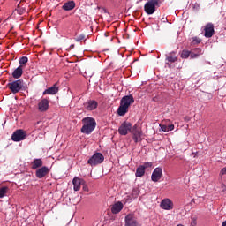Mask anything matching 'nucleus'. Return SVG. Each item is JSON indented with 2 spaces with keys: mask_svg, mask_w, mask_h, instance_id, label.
Segmentation results:
<instances>
[{
  "mask_svg": "<svg viewBox=\"0 0 226 226\" xmlns=\"http://www.w3.org/2000/svg\"><path fill=\"white\" fill-rule=\"evenodd\" d=\"M135 103V99L133 95H125L120 101V106L117 109L118 116H125L128 112V109H130L131 105Z\"/></svg>",
  "mask_w": 226,
  "mask_h": 226,
  "instance_id": "f257e3e1",
  "label": "nucleus"
},
{
  "mask_svg": "<svg viewBox=\"0 0 226 226\" xmlns=\"http://www.w3.org/2000/svg\"><path fill=\"white\" fill-rule=\"evenodd\" d=\"M83 126L81 127V133L85 135H91L94 128H96V120L91 117H87L82 119Z\"/></svg>",
  "mask_w": 226,
  "mask_h": 226,
  "instance_id": "f03ea898",
  "label": "nucleus"
},
{
  "mask_svg": "<svg viewBox=\"0 0 226 226\" xmlns=\"http://www.w3.org/2000/svg\"><path fill=\"white\" fill-rule=\"evenodd\" d=\"M160 6V0H149L144 5L147 15H153L156 11V7Z\"/></svg>",
  "mask_w": 226,
  "mask_h": 226,
  "instance_id": "7ed1b4c3",
  "label": "nucleus"
},
{
  "mask_svg": "<svg viewBox=\"0 0 226 226\" xmlns=\"http://www.w3.org/2000/svg\"><path fill=\"white\" fill-rule=\"evenodd\" d=\"M8 89L13 93V94H17L19 91H22V88L24 87V80L18 79L15 81H11L7 84Z\"/></svg>",
  "mask_w": 226,
  "mask_h": 226,
  "instance_id": "20e7f679",
  "label": "nucleus"
},
{
  "mask_svg": "<svg viewBox=\"0 0 226 226\" xmlns=\"http://www.w3.org/2000/svg\"><path fill=\"white\" fill-rule=\"evenodd\" d=\"M105 157L102 154V153L94 154L87 161L88 165L91 167H96V165H100L103 163Z\"/></svg>",
  "mask_w": 226,
  "mask_h": 226,
  "instance_id": "39448f33",
  "label": "nucleus"
},
{
  "mask_svg": "<svg viewBox=\"0 0 226 226\" xmlns=\"http://www.w3.org/2000/svg\"><path fill=\"white\" fill-rule=\"evenodd\" d=\"M26 136L27 134L24 130L18 129L12 133L11 140H13V142H20L21 140H26Z\"/></svg>",
  "mask_w": 226,
  "mask_h": 226,
  "instance_id": "423d86ee",
  "label": "nucleus"
},
{
  "mask_svg": "<svg viewBox=\"0 0 226 226\" xmlns=\"http://www.w3.org/2000/svg\"><path fill=\"white\" fill-rule=\"evenodd\" d=\"M128 132H132V124L130 122H124L118 128L119 135H128Z\"/></svg>",
  "mask_w": 226,
  "mask_h": 226,
  "instance_id": "0eeeda50",
  "label": "nucleus"
},
{
  "mask_svg": "<svg viewBox=\"0 0 226 226\" xmlns=\"http://www.w3.org/2000/svg\"><path fill=\"white\" fill-rule=\"evenodd\" d=\"M204 31L205 38H213V36L215 35V25H213V23H207L205 26Z\"/></svg>",
  "mask_w": 226,
  "mask_h": 226,
  "instance_id": "6e6552de",
  "label": "nucleus"
},
{
  "mask_svg": "<svg viewBox=\"0 0 226 226\" xmlns=\"http://www.w3.org/2000/svg\"><path fill=\"white\" fill-rule=\"evenodd\" d=\"M49 172L50 170H49V167L42 166L41 168L36 170L35 176L36 177H38V179H43V177H45V176H48Z\"/></svg>",
  "mask_w": 226,
  "mask_h": 226,
  "instance_id": "1a4fd4ad",
  "label": "nucleus"
},
{
  "mask_svg": "<svg viewBox=\"0 0 226 226\" xmlns=\"http://www.w3.org/2000/svg\"><path fill=\"white\" fill-rule=\"evenodd\" d=\"M125 226H140V224H139V222L137 221V218H135V215H127L125 216Z\"/></svg>",
  "mask_w": 226,
  "mask_h": 226,
  "instance_id": "9d476101",
  "label": "nucleus"
},
{
  "mask_svg": "<svg viewBox=\"0 0 226 226\" xmlns=\"http://www.w3.org/2000/svg\"><path fill=\"white\" fill-rule=\"evenodd\" d=\"M132 139L137 144V142L142 141V131L140 129H137V127H133L132 129Z\"/></svg>",
  "mask_w": 226,
  "mask_h": 226,
  "instance_id": "9b49d317",
  "label": "nucleus"
},
{
  "mask_svg": "<svg viewBox=\"0 0 226 226\" xmlns=\"http://www.w3.org/2000/svg\"><path fill=\"white\" fill-rule=\"evenodd\" d=\"M49 99H41L38 102V110L39 112H47L49 110Z\"/></svg>",
  "mask_w": 226,
  "mask_h": 226,
  "instance_id": "f8f14e48",
  "label": "nucleus"
},
{
  "mask_svg": "<svg viewBox=\"0 0 226 226\" xmlns=\"http://www.w3.org/2000/svg\"><path fill=\"white\" fill-rule=\"evenodd\" d=\"M162 176H163L162 168H155V170L152 173L151 179L154 183H157V181H160V179H162Z\"/></svg>",
  "mask_w": 226,
  "mask_h": 226,
  "instance_id": "ddd939ff",
  "label": "nucleus"
},
{
  "mask_svg": "<svg viewBox=\"0 0 226 226\" xmlns=\"http://www.w3.org/2000/svg\"><path fill=\"white\" fill-rule=\"evenodd\" d=\"M86 183L84 179L79 178V177H75L72 180V184L74 186V192H79L80 190V186Z\"/></svg>",
  "mask_w": 226,
  "mask_h": 226,
  "instance_id": "4468645a",
  "label": "nucleus"
},
{
  "mask_svg": "<svg viewBox=\"0 0 226 226\" xmlns=\"http://www.w3.org/2000/svg\"><path fill=\"white\" fill-rule=\"evenodd\" d=\"M124 205L121 201L116 202L111 207V213L113 215H117L118 213H121L123 211Z\"/></svg>",
  "mask_w": 226,
  "mask_h": 226,
  "instance_id": "2eb2a0df",
  "label": "nucleus"
},
{
  "mask_svg": "<svg viewBox=\"0 0 226 226\" xmlns=\"http://www.w3.org/2000/svg\"><path fill=\"white\" fill-rule=\"evenodd\" d=\"M84 107L87 110H95L98 108V102L90 100L84 103Z\"/></svg>",
  "mask_w": 226,
  "mask_h": 226,
  "instance_id": "dca6fc26",
  "label": "nucleus"
},
{
  "mask_svg": "<svg viewBox=\"0 0 226 226\" xmlns=\"http://www.w3.org/2000/svg\"><path fill=\"white\" fill-rule=\"evenodd\" d=\"M75 6H76L75 1L71 0V1L64 3L62 6V9L64 11H72V10H73L75 8Z\"/></svg>",
  "mask_w": 226,
  "mask_h": 226,
  "instance_id": "f3484780",
  "label": "nucleus"
},
{
  "mask_svg": "<svg viewBox=\"0 0 226 226\" xmlns=\"http://www.w3.org/2000/svg\"><path fill=\"white\" fill-rule=\"evenodd\" d=\"M57 93H59V87H57V83H56L51 87L46 89L43 94H57Z\"/></svg>",
  "mask_w": 226,
  "mask_h": 226,
  "instance_id": "a211bd4d",
  "label": "nucleus"
},
{
  "mask_svg": "<svg viewBox=\"0 0 226 226\" xmlns=\"http://www.w3.org/2000/svg\"><path fill=\"white\" fill-rule=\"evenodd\" d=\"M24 73V66L19 65L18 68H16L12 72L13 79H20L22 77V74Z\"/></svg>",
  "mask_w": 226,
  "mask_h": 226,
  "instance_id": "6ab92c4d",
  "label": "nucleus"
},
{
  "mask_svg": "<svg viewBox=\"0 0 226 226\" xmlns=\"http://www.w3.org/2000/svg\"><path fill=\"white\" fill-rule=\"evenodd\" d=\"M40 167H43V161L41 159H34L31 162V169H33V170H36V169H40Z\"/></svg>",
  "mask_w": 226,
  "mask_h": 226,
  "instance_id": "aec40b11",
  "label": "nucleus"
},
{
  "mask_svg": "<svg viewBox=\"0 0 226 226\" xmlns=\"http://www.w3.org/2000/svg\"><path fill=\"white\" fill-rule=\"evenodd\" d=\"M162 209L169 210L170 209V199H164L161 201L160 204Z\"/></svg>",
  "mask_w": 226,
  "mask_h": 226,
  "instance_id": "412c9836",
  "label": "nucleus"
},
{
  "mask_svg": "<svg viewBox=\"0 0 226 226\" xmlns=\"http://www.w3.org/2000/svg\"><path fill=\"white\" fill-rule=\"evenodd\" d=\"M146 174V170H144V166H139L136 170L135 176L136 177H142Z\"/></svg>",
  "mask_w": 226,
  "mask_h": 226,
  "instance_id": "4be33fe9",
  "label": "nucleus"
},
{
  "mask_svg": "<svg viewBox=\"0 0 226 226\" xmlns=\"http://www.w3.org/2000/svg\"><path fill=\"white\" fill-rule=\"evenodd\" d=\"M10 188L8 186H4L0 188V199L6 197V193H8Z\"/></svg>",
  "mask_w": 226,
  "mask_h": 226,
  "instance_id": "5701e85b",
  "label": "nucleus"
},
{
  "mask_svg": "<svg viewBox=\"0 0 226 226\" xmlns=\"http://www.w3.org/2000/svg\"><path fill=\"white\" fill-rule=\"evenodd\" d=\"M192 56V51L184 49L181 53V57L182 59H188V57H191Z\"/></svg>",
  "mask_w": 226,
  "mask_h": 226,
  "instance_id": "b1692460",
  "label": "nucleus"
},
{
  "mask_svg": "<svg viewBox=\"0 0 226 226\" xmlns=\"http://www.w3.org/2000/svg\"><path fill=\"white\" fill-rule=\"evenodd\" d=\"M192 52H193L194 54L200 56L204 55V50H202V49L200 48H195L194 49L192 50Z\"/></svg>",
  "mask_w": 226,
  "mask_h": 226,
  "instance_id": "393cba45",
  "label": "nucleus"
},
{
  "mask_svg": "<svg viewBox=\"0 0 226 226\" xmlns=\"http://www.w3.org/2000/svg\"><path fill=\"white\" fill-rule=\"evenodd\" d=\"M16 10H17V12L19 13V15H23V13H26V9L20 7V4H18V7Z\"/></svg>",
  "mask_w": 226,
  "mask_h": 226,
  "instance_id": "a878e982",
  "label": "nucleus"
},
{
  "mask_svg": "<svg viewBox=\"0 0 226 226\" xmlns=\"http://www.w3.org/2000/svg\"><path fill=\"white\" fill-rule=\"evenodd\" d=\"M202 40L199 37H192V45H199L200 43H201Z\"/></svg>",
  "mask_w": 226,
  "mask_h": 226,
  "instance_id": "bb28decb",
  "label": "nucleus"
},
{
  "mask_svg": "<svg viewBox=\"0 0 226 226\" xmlns=\"http://www.w3.org/2000/svg\"><path fill=\"white\" fill-rule=\"evenodd\" d=\"M165 68H170V55L166 54Z\"/></svg>",
  "mask_w": 226,
  "mask_h": 226,
  "instance_id": "cd10ccee",
  "label": "nucleus"
},
{
  "mask_svg": "<svg viewBox=\"0 0 226 226\" xmlns=\"http://www.w3.org/2000/svg\"><path fill=\"white\" fill-rule=\"evenodd\" d=\"M29 59L27 58V56H23L19 59V64H26V63H27Z\"/></svg>",
  "mask_w": 226,
  "mask_h": 226,
  "instance_id": "c85d7f7f",
  "label": "nucleus"
},
{
  "mask_svg": "<svg viewBox=\"0 0 226 226\" xmlns=\"http://www.w3.org/2000/svg\"><path fill=\"white\" fill-rule=\"evenodd\" d=\"M161 128H162V132H170V125L162 124Z\"/></svg>",
  "mask_w": 226,
  "mask_h": 226,
  "instance_id": "c756f323",
  "label": "nucleus"
},
{
  "mask_svg": "<svg viewBox=\"0 0 226 226\" xmlns=\"http://www.w3.org/2000/svg\"><path fill=\"white\" fill-rule=\"evenodd\" d=\"M141 167H144V170H146V169L153 167V162H145Z\"/></svg>",
  "mask_w": 226,
  "mask_h": 226,
  "instance_id": "7c9ffc66",
  "label": "nucleus"
},
{
  "mask_svg": "<svg viewBox=\"0 0 226 226\" xmlns=\"http://www.w3.org/2000/svg\"><path fill=\"white\" fill-rule=\"evenodd\" d=\"M198 57H200V56L196 53H193L192 51H191V59H198Z\"/></svg>",
  "mask_w": 226,
  "mask_h": 226,
  "instance_id": "2f4dec72",
  "label": "nucleus"
},
{
  "mask_svg": "<svg viewBox=\"0 0 226 226\" xmlns=\"http://www.w3.org/2000/svg\"><path fill=\"white\" fill-rule=\"evenodd\" d=\"M84 38H86V35L84 34H80L76 38V41H82V40H84Z\"/></svg>",
  "mask_w": 226,
  "mask_h": 226,
  "instance_id": "473e14b6",
  "label": "nucleus"
},
{
  "mask_svg": "<svg viewBox=\"0 0 226 226\" xmlns=\"http://www.w3.org/2000/svg\"><path fill=\"white\" fill-rule=\"evenodd\" d=\"M220 174H221V176H225V174H226V167L222 169Z\"/></svg>",
  "mask_w": 226,
  "mask_h": 226,
  "instance_id": "72a5a7b5",
  "label": "nucleus"
},
{
  "mask_svg": "<svg viewBox=\"0 0 226 226\" xmlns=\"http://www.w3.org/2000/svg\"><path fill=\"white\" fill-rule=\"evenodd\" d=\"M192 226H196L197 225V219L193 218L192 222H191Z\"/></svg>",
  "mask_w": 226,
  "mask_h": 226,
  "instance_id": "f704fd0d",
  "label": "nucleus"
},
{
  "mask_svg": "<svg viewBox=\"0 0 226 226\" xmlns=\"http://www.w3.org/2000/svg\"><path fill=\"white\" fill-rule=\"evenodd\" d=\"M176 61H177V57H176V56L170 57V63H176Z\"/></svg>",
  "mask_w": 226,
  "mask_h": 226,
  "instance_id": "c9c22d12",
  "label": "nucleus"
},
{
  "mask_svg": "<svg viewBox=\"0 0 226 226\" xmlns=\"http://www.w3.org/2000/svg\"><path fill=\"white\" fill-rule=\"evenodd\" d=\"M83 185L84 192H88L87 185H86V183H84V185Z\"/></svg>",
  "mask_w": 226,
  "mask_h": 226,
  "instance_id": "e433bc0d",
  "label": "nucleus"
},
{
  "mask_svg": "<svg viewBox=\"0 0 226 226\" xmlns=\"http://www.w3.org/2000/svg\"><path fill=\"white\" fill-rule=\"evenodd\" d=\"M172 130H174V124H170V132H172Z\"/></svg>",
  "mask_w": 226,
  "mask_h": 226,
  "instance_id": "4c0bfd02",
  "label": "nucleus"
},
{
  "mask_svg": "<svg viewBox=\"0 0 226 226\" xmlns=\"http://www.w3.org/2000/svg\"><path fill=\"white\" fill-rule=\"evenodd\" d=\"M185 121H190V117H186L185 118Z\"/></svg>",
  "mask_w": 226,
  "mask_h": 226,
  "instance_id": "58836bf2",
  "label": "nucleus"
},
{
  "mask_svg": "<svg viewBox=\"0 0 226 226\" xmlns=\"http://www.w3.org/2000/svg\"><path fill=\"white\" fill-rule=\"evenodd\" d=\"M222 226H226V221L222 222Z\"/></svg>",
  "mask_w": 226,
  "mask_h": 226,
  "instance_id": "ea45409f",
  "label": "nucleus"
},
{
  "mask_svg": "<svg viewBox=\"0 0 226 226\" xmlns=\"http://www.w3.org/2000/svg\"><path fill=\"white\" fill-rule=\"evenodd\" d=\"M177 226H184L183 224H177Z\"/></svg>",
  "mask_w": 226,
  "mask_h": 226,
  "instance_id": "a19ab883",
  "label": "nucleus"
},
{
  "mask_svg": "<svg viewBox=\"0 0 226 226\" xmlns=\"http://www.w3.org/2000/svg\"><path fill=\"white\" fill-rule=\"evenodd\" d=\"M192 202H195V200H192Z\"/></svg>",
  "mask_w": 226,
  "mask_h": 226,
  "instance_id": "79ce46f5",
  "label": "nucleus"
}]
</instances>
